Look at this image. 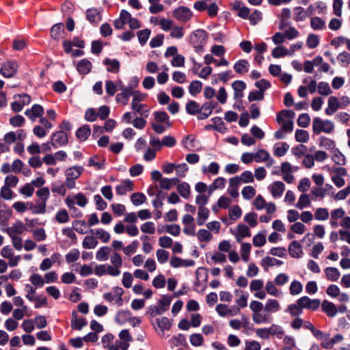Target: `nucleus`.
Segmentation results:
<instances>
[{
    "instance_id": "nucleus-21",
    "label": "nucleus",
    "mask_w": 350,
    "mask_h": 350,
    "mask_svg": "<svg viewBox=\"0 0 350 350\" xmlns=\"http://www.w3.org/2000/svg\"><path fill=\"white\" fill-rule=\"evenodd\" d=\"M76 68L80 75H85L90 72L92 68V64L90 60L84 58L79 61Z\"/></svg>"
},
{
    "instance_id": "nucleus-29",
    "label": "nucleus",
    "mask_w": 350,
    "mask_h": 350,
    "mask_svg": "<svg viewBox=\"0 0 350 350\" xmlns=\"http://www.w3.org/2000/svg\"><path fill=\"white\" fill-rule=\"evenodd\" d=\"M86 325L87 322L84 318H78L76 311L72 312L71 326L72 328L81 330Z\"/></svg>"
},
{
    "instance_id": "nucleus-2",
    "label": "nucleus",
    "mask_w": 350,
    "mask_h": 350,
    "mask_svg": "<svg viewBox=\"0 0 350 350\" xmlns=\"http://www.w3.org/2000/svg\"><path fill=\"white\" fill-rule=\"evenodd\" d=\"M295 113L292 110L282 109L276 116V121L278 124L283 122L281 129L286 133H291L293 130V119Z\"/></svg>"
},
{
    "instance_id": "nucleus-39",
    "label": "nucleus",
    "mask_w": 350,
    "mask_h": 350,
    "mask_svg": "<svg viewBox=\"0 0 350 350\" xmlns=\"http://www.w3.org/2000/svg\"><path fill=\"white\" fill-rule=\"evenodd\" d=\"M90 133V126L89 125H84L77 129L76 136L81 142H84L88 138Z\"/></svg>"
},
{
    "instance_id": "nucleus-38",
    "label": "nucleus",
    "mask_w": 350,
    "mask_h": 350,
    "mask_svg": "<svg viewBox=\"0 0 350 350\" xmlns=\"http://www.w3.org/2000/svg\"><path fill=\"white\" fill-rule=\"evenodd\" d=\"M111 255V249L107 246H103L96 252V258L98 261H106Z\"/></svg>"
},
{
    "instance_id": "nucleus-41",
    "label": "nucleus",
    "mask_w": 350,
    "mask_h": 350,
    "mask_svg": "<svg viewBox=\"0 0 350 350\" xmlns=\"http://www.w3.org/2000/svg\"><path fill=\"white\" fill-rule=\"evenodd\" d=\"M25 230V227L24 224L21 221H18L8 229V233L10 236H12L22 234Z\"/></svg>"
},
{
    "instance_id": "nucleus-32",
    "label": "nucleus",
    "mask_w": 350,
    "mask_h": 350,
    "mask_svg": "<svg viewBox=\"0 0 350 350\" xmlns=\"http://www.w3.org/2000/svg\"><path fill=\"white\" fill-rule=\"evenodd\" d=\"M324 272L327 280L331 282L337 281L340 276V271L336 267H327L325 269Z\"/></svg>"
},
{
    "instance_id": "nucleus-56",
    "label": "nucleus",
    "mask_w": 350,
    "mask_h": 350,
    "mask_svg": "<svg viewBox=\"0 0 350 350\" xmlns=\"http://www.w3.org/2000/svg\"><path fill=\"white\" fill-rule=\"evenodd\" d=\"M332 153V159L335 163L338 164V165H343L345 164V157L338 148L334 150Z\"/></svg>"
},
{
    "instance_id": "nucleus-44",
    "label": "nucleus",
    "mask_w": 350,
    "mask_h": 350,
    "mask_svg": "<svg viewBox=\"0 0 350 350\" xmlns=\"http://www.w3.org/2000/svg\"><path fill=\"white\" fill-rule=\"evenodd\" d=\"M271 336H275L278 338H282L284 336V330L281 325L272 324L269 327Z\"/></svg>"
},
{
    "instance_id": "nucleus-35",
    "label": "nucleus",
    "mask_w": 350,
    "mask_h": 350,
    "mask_svg": "<svg viewBox=\"0 0 350 350\" xmlns=\"http://www.w3.org/2000/svg\"><path fill=\"white\" fill-rule=\"evenodd\" d=\"M210 211L206 207L200 206L198 208L197 224L202 226L209 217Z\"/></svg>"
},
{
    "instance_id": "nucleus-40",
    "label": "nucleus",
    "mask_w": 350,
    "mask_h": 350,
    "mask_svg": "<svg viewBox=\"0 0 350 350\" xmlns=\"http://www.w3.org/2000/svg\"><path fill=\"white\" fill-rule=\"evenodd\" d=\"M252 245L249 243H242L241 244V256L245 262H247L250 260Z\"/></svg>"
},
{
    "instance_id": "nucleus-8",
    "label": "nucleus",
    "mask_w": 350,
    "mask_h": 350,
    "mask_svg": "<svg viewBox=\"0 0 350 350\" xmlns=\"http://www.w3.org/2000/svg\"><path fill=\"white\" fill-rule=\"evenodd\" d=\"M18 68V64L15 61H7L3 64L0 72L4 77L11 78L17 72Z\"/></svg>"
},
{
    "instance_id": "nucleus-55",
    "label": "nucleus",
    "mask_w": 350,
    "mask_h": 350,
    "mask_svg": "<svg viewBox=\"0 0 350 350\" xmlns=\"http://www.w3.org/2000/svg\"><path fill=\"white\" fill-rule=\"evenodd\" d=\"M265 291L269 295L271 296L279 297L280 295V292L276 288L275 282L272 281H268L266 283Z\"/></svg>"
},
{
    "instance_id": "nucleus-53",
    "label": "nucleus",
    "mask_w": 350,
    "mask_h": 350,
    "mask_svg": "<svg viewBox=\"0 0 350 350\" xmlns=\"http://www.w3.org/2000/svg\"><path fill=\"white\" fill-rule=\"evenodd\" d=\"M211 260L214 263H224L227 261L226 255L219 251L211 254Z\"/></svg>"
},
{
    "instance_id": "nucleus-23",
    "label": "nucleus",
    "mask_w": 350,
    "mask_h": 350,
    "mask_svg": "<svg viewBox=\"0 0 350 350\" xmlns=\"http://www.w3.org/2000/svg\"><path fill=\"white\" fill-rule=\"evenodd\" d=\"M194 265L193 260L182 259L177 256H172L170 260V265L174 268L188 267Z\"/></svg>"
},
{
    "instance_id": "nucleus-5",
    "label": "nucleus",
    "mask_w": 350,
    "mask_h": 350,
    "mask_svg": "<svg viewBox=\"0 0 350 350\" xmlns=\"http://www.w3.org/2000/svg\"><path fill=\"white\" fill-rule=\"evenodd\" d=\"M124 294V290L119 286L113 288L112 291L105 293L103 297L109 302L113 303L118 306H122L123 305L122 295Z\"/></svg>"
},
{
    "instance_id": "nucleus-13",
    "label": "nucleus",
    "mask_w": 350,
    "mask_h": 350,
    "mask_svg": "<svg viewBox=\"0 0 350 350\" xmlns=\"http://www.w3.org/2000/svg\"><path fill=\"white\" fill-rule=\"evenodd\" d=\"M252 319L256 325L269 323L273 319L271 315L265 310L252 314Z\"/></svg>"
},
{
    "instance_id": "nucleus-9",
    "label": "nucleus",
    "mask_w": 350,
    "mask_h": 350,
    "mask_svg": "<svg viewBox=\"0 0 350 350\" xmlns=\"http://www.w3.org/2000/svg\"><path fill=\"white\" fill-rule=\"evenodd\" d=\"M298 302L302 307V309H308L310 310H317L321 304L320 299H312L308 296H303L298 299Z\"/></svg>"
},
{
    "instance_id": "nucleus-58",
    "label": "nucleus",
    "mask_w": 350,
    "mask_h": 350,
    "mask_svg": "<svg viewBox=\"0 0 350 350\" xmlns=\"http://www.w3.org/2000/svg\"><path fill=\"white\" fill-rule=\"evenodd\" d=\"M337 60L342 67H347L350 64V53L343 51L337 56Z\"/></svg>"
},
{
    "instance_id": "nucleus-26",
    "label": "nucleus",
    "mask_w": 350,
    "mask_h": 350,
    "mask_svg": "<svg viewBox=\"0 0 350 350\" xmlns=\"http://www.w3.org/2000/svg\"><path fill=\"white\" fill-rule=\"evenodd\" d=\"M265 312L271 315L272 313L278 312L281 307L278 300L273 299H268L264 306Z\"/></svg>"
},
{
    "instance_id": "nucleus-37",
    "label": "nucleus",
    "mask_w": 350,
    "mask_h": 350,
    "mask_svg": "<svg viewBox=\"0 0 350 350\" xmlns=\"http://www.w3.org/2000/svg\"><path fill=\"white\" fill-rule=\"evenodd\" d=\"M312 10V6L310 5L306 11L302 7H296L294 9L295 17L294 20L297 22L304 21L308 16V12Z\"/></svg>"
},
{
    "instance_id": "nucleus-18",
    "label": "nucleus",
    "mask_w": 350,
    "mask_h": 350,
    "mask_svg": "<svg viewBox=\"0 0 350 350\" xmlns=\"http://www.w3.org/2000/svg\"><path fill=\"white\" fill-rule=\"evenodd\" d=\"M85 16L86 19L92 25H97L102 20L100 12L97 8L88 9Z\"/></svg>"
},
{
    "instance_id": "nucleus-27",
    "label": "nucleus",
    "mask_w": 350,
    "mask_h": 350,
    "mask_svg": "<svg viewBox=\"0 0 350 350\" xmlns=\"http://www.w3.org/2000/svg\"><path fill=\"white\" fill-rule=\"evenodd\" d=\"M90 233L95 235L96 239H100L104 243H108L111 239L110 234L103 228L91 230Z\"/></svg>"
},
{
    "instance_id": "nucleus-12",
    "label": "nucleus",
    "mask_w": 350,
    "mask_h": 350,
    "mask_svg": "<svg viewBox=\"0 0 350 350\" xmlns=\"http://www.w3.org/2000/svg\"><path fill=\"white\" fill-rule=\"evenodd\" d=\"M121 90L122 92L116 95V100L117 103L126 105L133 93V87L132 85H129L126 88H122Z\"/></svg>"
},
{
    "instance_id": "nucleus-7",
    "label": "nucleus",
    "mask_w": 350,
    "mask_h": 350,
    "mask_svg": "<svg viewBox=\"0 0 350 350\" xmlns=\"http://www.w3.org/2000/svg\"><path fill=\"white\" fill-rule=\"evenodd\" d=\"M51 144L54 148H58L68 143V135L63 131L55 132L51 137Z\"/></svg>"
},
{
    "instance_id": "nucleus-50",
    "label": "nucleus",
    "mask_w": 350,
    "mask_h": 350,
    "mask_svg": "<svg viewBox=\"0 0 350 350\" xmlns=\"http://www.w3.org/2000/svg\"><path fill=\"white\" fill-rule=\"evenodd\" d=\"M97 245L98 241L94 236H86L82 243V245L85 249H94Z\"/></svg>"
},
{
    "instance_id": "nucleus-16",
    "label": "nucleus",
    "mask_w": 350,
    "mask_h": 350,
    "mask_svg": "<svg viewBox=\"0 0 350 350\" xmlns=\"http://www.w3.org/2000/svg\"><path fill=\"white\" fill-rule=\"evenodd\" d=\"M342 109L340 102L336 96H330L327 100V107L325 109V112L328 116L334 114L338 109Z\"/></svg>"
},
{
    "instance_id": "nucleus-30",
    "label": "nucleus",
    "mask_w": 350,
    "mask_h": 350,
    "mask_svg": "<svg viewBox=\"0 0 350 350\" xmlns=\"http://www.w3.org/2000/svg\"><path fill=\"white\" fill-rule=\"evenodd\" d=\"M319 141L320 147L329 150L331 152L336 149L335 142L328 137L321 136L319 137Z\"/></svg>"
},
{
    "instance_id": "nucleus-17",
    "label": "nucleus",
    "mask_w": 350,
    "mask_h": 350,
    "mask_svg": "<svg viewBox=\"0 0 350 350\" xmlns=\"http://www.w3.org/2000/svg\"><path fill=\"white\" fill-rule=\"evenodd\" d=\"M234 236L236 241L241 243L245 237L251 236V231L248 226L245 224H239L235 230Z\"/></svg>"
},
{
    "instance_id": "nucleus-10",
    "label": "nucleus",
    "mask_w": 350,
    "mask_h": 350,
    "mask_svg": "<svg viewBox=\"0 0 350 350\" xmlns=\"http://www.w3.org/2000/svg\"><path fill=\"white\" fill-rule=\"evenodd\" d=\"M44 113V108L42 105L34 104L30 109H26L25 116L32 122H35L38 118L43 116Z\"/></svg>"
},
{
    "instance_id": "nucleus-62",
    "label": "nucleus",
    "mask_w": 350,
    "mask_h": 350,
    "mask_svg": "<svg viewBox=\"0 0 350 350\" xmlns=\"http://www.w3.org/2000/svg\"><path fill=\"white\" fill-rule=\"evenodd\" d=\"M55 220L59 224H65L69 221V215L66 209H60L55 215Z\"/></svg>"
},
{
    "instance_id": "nucleus-45",
    "label": "nucleus",
    "mask_w": 350,
    "mask_h": 350,
    "mask_svg": "<svg viewBox=\"0 0 350 350\" xmlns=\"http://www.w3.org/2000/svg\"><path fill=\"white\" fill-rule=\"evenodd\" d=\"M310 26L314 30H322L325 28V22L320 17H312Z\"/></svg>"
},
{
    "instance_id": "nucleus-22",
    "label": "nucleus",
    "mask_w": 350,
    "mask_h": 350,
    "mask_svg": "<svg viewBox=\"0 0 350 350\" xmlns=\"http://www.w3.org/2000/svg\"><path fill=\"white\" fill-rule=\"evenodd\" d=\"M322 310L329 317H335L338 313L336 305L327 300H323L321 304Z\"/></svg>"
},
{
    "instance_id": "nucleus-63",
    "label": "nucleus",
    "mask_w": 350,
    "mask_h": 350,
    "mask_svg": "<svg viewBox=\"0 0 350 350\" xmlns=\"http://www.w3.org/2000/svg\"><path fill=\"white\" fill-rule=\"evenodd\" d=\"M303 286L301 283L297 280H293L290 285L289 291L292 295H297L301 293Z\"/></svg>"
},
{
    "instance_id": "nucleus-14",
    "label": "nucleus",
    "mask_w": 350,
    "mask_h": 350,
    "mask_svg": "<svg viewBox=\"0 0 350 350\" xmlns=\"http://www.w3.org/2000/svg\"><path fill=\"white\" fill-rule=\"evenodd\" d=\"M207 39V33L203 29H197L192 32L189 36L190 43L192 45L205 44Z\"/></svg>"
},
{
    "instance_id": "nucleus-25",
    "label": "nucleus",
    "mask_w": 350,
    "mask_h": 350,
    "mask_svg": "<svg viewBox=\"0 0 350 350\" xmlns=\"http://www.w3.org/2000/svg\"><path fill=\"white\" fill-rule=\"evenodd\" d=\"M234 71L239 75H244L250 69V63L246 59L238 60L233 66Z\"/></svg>"
},
{
    "instance_id": "nucleus-34",
    "label": "nucleus",
    "mask_w": 350,
    "mask_h": 350,
    "mask_svg": "<svg viewBox=\"0 0 350 350\" xmlns=\"http://www.w3.org/2000/svg\"><path fill=\"white\" fill-rule=\"evenodd\" d=\"M133 189V182L129 179L125 180L122 183L118 185L116 188V192L118 195H124L128 191H132Z\"/></svg>"
},
{
    "instance_id": "nucleus-36",
    "label": "nucleus",
    "mask_w": 350,
    "mask_h": 350,
    "mask_svg": "<svg viewBox=\"0 0 350 350\" xmlns=\"http://www.w3.org/2000/svg\"><path fill=\"white\" fill-rule=\"evenodd\" d=\"M289 149V145L286 142L277 143L273 146V152L276 157H281L286 154Z\"/></svg>"
},
{
    "instance_id": "nucleus-61",
    "label": "nucleus",
    "mask_w": 350,
    "mask_h": 350,
    "mask_svg": "<svg viewBox=\"0 0 350 350\" xmlns=\"http://www.w3.org/2000/svg\"><path fill=\"white\" fill-rule=\"evenodd\" d=\"M202 83L200 81H193L189 86V92L192 96H195L201 92Z\"/></svg>"
},
{
    "instance_id": "nucleus-60",
    "label": "nucleus",
    "mask_w": 350,
    "mask_h": 350,
    "mask_svg": "<svg viewBox=\"0 0 350 350\" xmlns=\"http://www.w3.org/2000/svg\"><path fill=\"white\" fill-rule=\"evenodd\" d=\"M198 282H206L208 279V270L204 267H199L196 272Z\"/></svg>"
},
{
    "instance_id": "nucleus-3",
    "label": "nucleus",
    "mask_w": 350,
    "mask_h": 350,
    "mask_svg": "<svg viewBox=\"0 0 350 350\" xmlns=\"http://www.w3.org/2000/svg\"><path fill=\"white\" fill-rule=\"evenodd\" d=\"M334 129V123L328 120H323L320 118H314L312 122V131L315 134L321 133H330Z\"/></svg>"
},
{
    "instance_id": "nucleus-49",
    "label": "nucleus",
    "mask_w": 350,
    "mask_h": 350,
    "mask_svg": "<svg viewBox=\"0 0 350 350\" xmlns=\"http://www.w3.org/2000/svg\"><path fill=\"white\" fill-rule=\"evenodd\" d=\"M242 215V210L238 205L232 206L228 211L229 218L235 221L238 220Z\"/></svg>"
},
{
    "instance_id": "nucleus-42",
    "label": "nucleus",
    "mask_w": 350,
    "mask_h": 350,
    "mask_svg": "<svg viewBox=\"0 0 350 350\" xmlns=\"http://www.w3.org/2000/svg\"><path fill=\"white\" fill-rule=\"evenodd\" d=\"M196 235L200 242L207 243L213 239V235L208 230L200 229Z\"/></svg>"
},
{
    "instance_id": "nucleus-31",
    "label": "nucleus",
    "mask_w": 350,
    "mask_h": 350,
    "mask_svg": "<svg viewBox=\"0 0 350 350\" xmlns=\"http://www.w3.org/2000/svg\"><path fill=\"white\" fill-rule=\"evenodd\" d=\"M269 190L274 198L280 197L284 189V184L282 182H275L269 186Z\"/></svg>"
},
{
    "instance_id": "nucleus-1",
    "label": "nucleus",
    "mask_w": 350,
    "mask_h": 350,
    "mask_svg": "<svg viewBox=\"0 0 350 350\" xmlns=\"http://www.w3.org/2000/svg\"><path fill=\"white\" fill-rule=\"evenodd\" d=\"M153 116L154 122L151 123V128L155 133L161 134L172 126L170 117L166 112L163 111H154Z\"/></svg>"
},
{
    "instance_id": "nucleus-33",
    "label": "nucleus",
    "mask_w": 350,
    "mask_h": 350,
    "mask_svg": "<svg viewBox=\"0 0 350 350\" xmlns=\"http://www.w3.org/2000/svg\"><path fill=\"white\" fill-rule=\"evenodd\" d=\"M27 205L29 206V208L33 214H44L46 212V202L44 201H38L36 204L31 202H28Z\"/></svg>"
},
{
    "instance_id": "nucleus-48",
    "label": "nucleus",
    "mask_w": 350,
    "mask_h": 350,
    "mask_svg": "<svg viewBox=\"0 0 350 350\" xmlns=\"http://www.w3.org/2000/svg\"><path fill=\"white\" fill-rule=\"evenodd\" d=\"M286 55L292 56V52H288V49L283 46H277L272 51V56L274 58H280Z\"/></svg>"
},
{
    "instance_id": "nucleus-47",
    "label": "nucleus",
    "mask_w": 350,
    "mask_h": 350,
    "mask_svg": "<svg viewBox=\"0 0 350 350\" xmlns=\"http://www.w3.org/2000/svg\"><path fill=\"white\" fill-rule=\"evenodd\" d=\"M329 211L326 208H318L315 210L314 217L318 221H325L329 218Z\"/></svg>"
},
{
    "instance_id": "nucleus-59",
    "label": "nucleus",
    "mask_w": 350,
    "mask_h": 350,
    "mask_svg": "<svg viewBox=\"0 0 350 350\" xmlns=\"http://www.w3.org/2000/svg\"><path fill=\"white\" fill-rule=\"evenodd\" d=\"M156 321L158 327L162 331L169 330L172 326V323L167 317L157 319Z\"/></svg>"
},
{
    "instance_id": "nucleus-19",
    "label": "nucleus",
    "mask_w": 350,
    "mask_h": 350,
    "mask_svg": "<svg viewBox=\"0 0 350 350\" xmlns=\"http://www.w3.org/2000/svg\"><path fill=\"white\" fill-rule=\"evenodd\" d=\"M183 146L189 151H195L198 149L199 143L192 135L185 136L182 141Z\"/></svg>"
},
{
    "instance_id": "nucleus-24",
    "label": "nucleus",
    "mask_w": 350,
    "mask_h": 350,
    "mask_svg": "<svg viewBox=\"0 0 350 350\" xmlns=\"http://www.w3.org/2000/svg\"><path fill=\"white\" fill-rule=\"evenodd\" d=\"M153 180L159 183L161 188L167 190L176 184V179L175 178L170 179L162 178L161 176H153Z\"/></svg>"
},
{
    "instance_id": "nucleus-64",
    "label": "nucleus",
    "mask_w": 350,
    "mask_h": 350,
    "mask_svg": "<svg viewBox=\"0 0 350 350\" xmlns=\"http://www.w3.org/2000/svg\"><path fill=\"white\" fill-rule=\"evenodd\" d=\"M10 124L14 127H21L25 124V119L21 115H16L10 118Z\"/></svg>"
},
{
    "instance_id": "nucleus-20",
    "label": "nucleus",
    "mask_w": 350,
    "mask_h": 350,
    "mask_svg": "<svg viewBox=\"0 0 350 350\" xmlns=\"http://www.w3.org/2000/svg\"><path fill=\"white\" fill-rule=\"evenodd\" d=\"M289 255L293 258H299L303 256V250L301 244L297 241H292L288 246Z\"/></svg>"
},
{
    "instance_id": "nucleus-15",
    "label": "nucleus",
    "mask_w": 350,
    "mask_h": 350,
    "mask_svg": "<svg viewBox=\"0 0 350 350\" xmlns=\"http://www.w3.org/2000/svg\"><path fill=\"white\" fill-rule=\"evenodd\" d=\"M344 340V336L341 334H335L332 338L329 336L325 338L321 343V346L325 349H331L336 344L340 343Z\"/></svg>"
},
{
    "instance_id": "nucleus-52",
    "label": "nucleus",
    "mask_w": 350,
    "mask_h": 350,
    "mask_svg": "<svg viewBox=\"0 0 350 350\" xmlns=\"http://www.w3.org/2000/svg\"><path fill=\"white\" fill-rule=\"evenodd\" d=\"M287 311L291 314V316L296 317L302 314L303 309L300 306V304L297 300L296 304H290L287 307Z\"/></svg>"
},
{
    "instance_id": "nucleus-4",
    "label": "nucleus",
    "mask_w": 350,
    "mask_h": 350,
    "mask_svg": "<svg viewBox=\"0 0 350 350\" xmlns=\"http://www.w3.org/2000/svg\"><path fill=\"white\" fill-rule=\"evenodd\" d=\"M252 181L253 176H245V178L239 176L233 177L230 180L228 192L232 198H236L239 196L238 189L239 185L242 183H250Z\"/></svg>"
},
{
    "instance_id": "nucleus-51",
    "label": "nucleus",
    "mask_w": 350,
    "mask_h": 350,
    "mask_svg": "<svg viewBox=\"0 0 350 350\" xmlns=\"http://www.w3.org/2000/svg\"><path fill=\"white\" fill-rule=\"evenodd\" d=\"M317 90L319 94L322 96H328L332 93L329 83L325 81H321L318 83Z\"/></svg>"
},
{
    "instance_id": "nucleus-46",
    "label": "nucleus",
    "mask_w": 350,
    "mask_h": 350,
    "mask_svg": "<svg viewBox=\"0 0 350 350\" xmlns=\"http://www.w3.org/2000/svg\"><path fill=\"white\" fill-rule=\"evenodd\" d=\"M131 313L129 310H120L117 312L116 316V321L119 324H124L129 321Z\"/></svg>"
},
{
    "instance_id": "nucleus-54",
    "label": "nucleus",
    "mask_w": 350,
    "mask_h": 350,
    "mask_svg": "<svg viewBox=\"0 0 350 350\" xmlns=\"http://www.w3.org/2000/svg\"><path fill=\"white\" fill-rule=\"evenodd\" d=\"M283 264L282 260H278L275 258L267 256L262 260V265L263 267H273L280 266Z\"/></svg>"
},
{
    "instance_id": "nucleus-43",
    "label": "nucleus",
    "mask_w": 350,
    "mask_h": 350,
    "mask_svg": "<svg viewBox=\"0 0 350 350\" xmlns=\"http://www.w3.org/2000/svg\"><path fill=\"white\" fill-rule=\"evenodd\" d=\"M310 200L308 195L306 193L301 194L295 204V207L298 209L302 210L310 205Z\"/></svg>"
},
{
    "instance_id": "nucleus-57",
    "label": "nucleus",
    "mask_w": 350,
    "mask_h": 350,
    "mask_svg": "<svg viewBox=\"0 0 350 350\" xmlns=\"http://www.w3.org/2000/svg\"><path fill=\"white\" fill-rule=\"evenodd\" d=\"M295 137L297 142L306 143L309 140V133L306 130L297 129L295 131Z\"/></svg>"
},
{
    "instance_id": "nucleus-11",
    "label": "nucleus",
    "mask_w": 350,
    "mask_h": 350,
    "mask_svg": "<svg viewBox=\"0 0 350 350\" xmlns=\"http://www.w3.org/2000/svg\"><path fill=\"white\" fill-rule=\"evenodd\" d=\"M1 256L9 259L8 265L10 267H16L21 260L20 256H14L12 250L10 246H4L1 250Z\"/></svg>"
},
{
    "instance_id": "nucleus-6",
    "label": "nucleus",
    "mask_w": 350,
    "mask_h": 350,
    "mask_svg": "<svg viewBox=\"0 0 350 350\" xmlns=\"http://www.w3.org/2000/svg\"><path fill=\"white\" fill-rule=\"evenodd\" d=\"M173 16L178 21L186 23L193 17V12L187 7L179 6L172 12Z\"/></svg>"
},
{
    "instance_id": "nucleus-28",
    "label": "nucleus",
    "mask_w": 350,
    "mask_h": 350,
    "mask_svg": "<svg viewBox=\"0 0 350 350\" xmlns=\"http://www.w3.org/2000/svg\"><path fill=\"white\" fill-rule=\"evenodd\" d=\"M103 64L107 66L109 72L118 73L120 70V62L116 59L106 58L103 61Z\"/></svg>"
}]
</instances>
